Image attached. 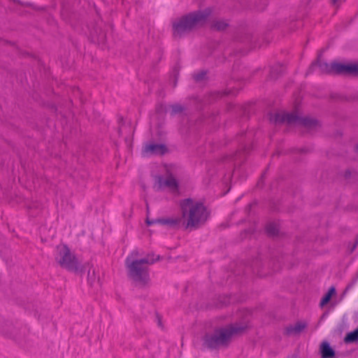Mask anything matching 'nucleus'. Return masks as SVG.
I'll return each instance as SVG.
<instances>
[{
	"label": "nucleus",
	"mask_w": 358,
	"mask_h": 358,
	"mask_svg": "<svg viewBox=\"0 0 358 358\" xmlns=\"http://www.w3.org/2000/svg\"><path fill=\"white\" fill-rule=\"evenodd\" d=\"M55 262L63 268L77 271L78 262L75 255L66 245H59L56 248Z\"/></svg>",
	"instance_id": "nucleus-6"
},
{
	"label": "nucleus",
	"mask_w": 358,
	"mask_h": 358,
	"mask_svg": "<svg viewBox=\"0 0 358 358\" xmlns=\"http://www.w3.org/2000/svg\"><path fill=\"white\" fill-rule=\"evenodd\" d=\"M294 358H296V357H294Z\"/></svg>",
	"instance_id": "nucleus-25"
},
{
	"label": "nucleus",
	"mask_w": 358,
	"mask_h": 358,
	"mask_svg": "<svg viewBox=\"0 0 358 358\" xmlns=\"http://www.w3.org/2000/svg\"><path fill=\"white\" fill-rule=\"evenodd\" d=\"M268 118L271 122L275 124L285 122L288 124H298L304 127L310 131L316 130L320 127V124L317 120L310 117H301L296 111L291 113H270Z\"/></svg>",
	"instance_id": "nucleus-5"
},
{
	"label": "nucleus",
	"mask_w": 358,
	"mask_h": 358,
	"mask_svg": "<svg viewBox=\"0 0 358 358\" xmlns=\"http://www.w3.org/2000/svg\"><path fill=\"white\" fill-rule=\"evenodd\" d=\"M246 327L245 325L241 324H234L217 329L213 334H206L204 336V345L211 349L226 346L233 336L242 333Z\"/></svg>",
	"instance_id": "nucleus-4"
},
{
	"label": "nucleus",
	"mask_w": 358,
	"mask_h": 358,
	"mask_svg": "<svg viewBox=\"0 0 358 358\" xmlns=\"http://www.w3.org/2000/svg\"><path fill=\"white\" fill-rule=\"evenodd\" d=\"M315 69H318L319 71L321 73H332L331 64H329L326 62L317 61L312 64L309 71H313Z\"/></svg>",
	"instance_id": "nucleus-12"
},
{
	"label": "nucleus",
	"mask_w": 358,
	"mask_h": 358,
	"mask_svg": "<svg viewBox=\"0 0 358 358\" xmlns=\"http://www.w3.org/2000/svg\"><path fill=\"white\" fill-rule=\"evenodd\" d=\"M162 109H163L162 106H160L159 108H157V110H162Z\"/></svg>",
	"instance_id": "nucleus-22"
},
{
	"label": "nucleus",
	"mask_w": 358,
	"mask_h": 358,
	"mask_svg": "<svg viewBox=\"0 0 358 358\" xmlns=\"http://www.w3.org/2000/svg\"><path fill=\"white\" fill-rule=\"evenodd\" d=\"M266 232L270 236H275L278 232V227L274 223H269L266 225Z\"/></svg>",
	"instance_id": "nucleus-19"
},
{
	"label": "nucleus",
	"mask_w": 358,
	"mask_h": 358,
	"mask_svg": "<svg viewBox=\"0 0 358 358\" xmlns=\"http://www.w3.org/2000/svg\"><path fill=\"white\" fill-rule=\"evenodd\" d=\"M357 150H358V146L357 147Z\"/></svg>",
	"instance_id": "nucleus-24"
},
{
	"label": "nucleus",
	"mask_w": 358,
	"mask_h": 358,
	"mask_svg": "<svg viewBox=\"0 0 358 358\" xmlns=\"http://www.w3.org/2000/svg\"><path fill=\"white\" fill-rule=\"evenodd\" d=\"M182 227L189 231L202 227L210 217V212L203 203L191 198L180 201Z\"/></svg>",
	"instance_id": "nucleus-1"
},
{
	"label": "nucleus",
	"mask_w": 358,
	"mask_h": 358,
	"mask_svg": "<svg viewBox=\"0 0 358 358\" xmlns=\"http://www.w3.org/2000/svg\"><path fill=\"white\" fill-rule=\"evenodd\" d=\"M157 182L160 188L167 187L173 192L178 191V182L171 173H167L166 178L159 176Z\"/></svg>",
	"instance_id": "nucleus-8"
},
{
	"label": "nucleus",
	"mask_w": 358,
	"mask_h": 358,
	"mask_svg": "<svg viewBox=\"0 0 358 358\" xmlns=\"http://www.w3.org/2000/svg\"><path fill=\"white\" fill-rule=\"evenodd\" d=\"M306 327V324L302 322H297L294 325L288 326L285 328V332L287 336L297 335L300 334Z\"/></svg>",
	"instance_id": "nucleus-13"
},
{
	"label": "nucleus",
	"mask_w": 358,
	"mask_h": 358,
	"mask_svg": "<svg viewBox=\"0 0 358 358\" xmlns=\"http://www.w3.org/2000/svg\"><path fill=\"white\" fill-rule=\"evenodd\" d=\"M228 27V24L223 20H215L212 23V27L218 31L224 30Z\"/></svg>",
	"instance_id": "nucleus-18"
},
{
	"label": "nucleus",
	"mask_w": 358,
	"mask_h": 358,
	"mask_svg": "<svg viewBox=\"0 0 358 358\" xmlns=\"http://www.w3.org/2000/svg\"><path fill=\"white\" fill-rule=\"evenodd\" d=\"M166 152V148L163 144L151 143L146 145L143 150L145 156L152 155H164Z\"/></svg>",
	"instance_id": "nucleus-10"
},
{
	"label": "nucleus",
	"mask_w": 358,
	"mask_h": 358,
	"mask_svg": "<svg viewBox=\"0 0 358 358\" xmlns=\"http://www.w3.org/2000/svg\"><path fill=\"white\" fill-rule=\"evenodd\" d=\"M169 108L170 109L169 113H170V115L171 116H174V115H176L178 114H180L185 109L184 106H182L180 104H178V103L170 105L169 106Z\"/></svg>",
	"instance_id": "nucleus-16"
},
{
	"label": "nucleus",
	"mask_w": 358,
	"mask_h": 358,
	"mask_svg": "<svg viewBox=\"0 0 358 358\" xmlns=\"http://www.w3.org/2000/svg\"><path fill=\"white\" fill-rule=\"evenodd\" d=\"M301 152H307V150H306V149H301Z\"/></svg>",
	"instance_id": "nucleus-23"
},
{
	"label": "nucleus",
	"mask_w": 358,
	"mask_h": 358,
	"mask_svg": "<svg viewBox=\"0 0 358 358\" xmlns=\"http://www.w3.org/2000/svg\"><path fill=\"white\" fill-rule=\"evenodd\" d=\"M206 76V72L204 71H201L197 73H195L193 77L196 81L202 80Z\"/></svg>",
	"instance_id": "nucleus-20"
},
{
	"label": "nucleus",
	"mask_w": 358,
	"mask_h": 358,
	"mask_svg": "<svg viewBox=\"0 0 358 358\" xmlns=\"http://www.w3.org/2000/svg\"><path fill=\"white\" fill-rule=\"evenodd\" d=\"M283 71H284V67L281 65H277V66H273L271 69L270 77L271 78L275 79L280 75H281Z\"/></svg>",
	"instance_id": "nucleus-17"
},
{
	"label": "nucleus",
	"mask_w": 358,
	"mask_h": 358,
	"mask_svg": "<svg viewBox=\"0 0 358 358\" xmlns=\"http://www.w3.org/2000/svg\"><path fill=\"white\" fill-rule=\"evenodd\" d=\"M336 294V289L334 287H331L325 295L322 297L320 301V306L322 307L327 304L331 300L332 296Z\"/></svg>",
	"instance_id": "nucleus-14"
},
{
	"label": "nucleus",
	"mask_w": 358,
	"mask_h": 358,
	"mask_svg": "<svg viewBox=\"0 0 358 358\" xmlns=\"http://www.w3.org/2000/svg\"><path fill=\"white\" fill-rule=\"evenodd\" d=\"M211 14V9L206 8L189 13L182 16L173 23L174 38H182L195 29L203 26Z\"/></svg>",
	"instance_id": "nucleus-3"
},
{
	"label": "nucleus",
	"mask_w": 358,
	"mask_h": 358,
	"mask_svg": "<svg viewBox=\"0 0 358 358\" xmlns=\"http://www.w3.org/2000/svg\"><path fill=\"white\" fill-rule=\"evenodd\" d=\"M95 278H96L95 270L94 269H92V271L89 270V271H88V280L90 282V283H92L93 281H94Z\"/></svg>",
	"instance_id": "nucleus-21"
},
{
	"label": "nucleus",
	"mask_w": 358,
	"mask_h": 358,
	"mask_svg": "<svg viewBox=\"0 0 358 358\" xmlns=\"http://www.w3.org/2000/svg\"><path fill=\"white\" fill-rule=\"evenodd\" d=\"M332 73L341 75H358V64H344L331 63Z\"/></svg>",
	"instance_id": "nucleus-7"
},
{
	"label": "nucleus",
	"mask_w": 358,
	"mask_h": 358,
	"mask_svg": "<svg viewBox=\"0 0 358 358\" xmlns=\"http://www.w3.org/2000/svg\"><path fill=\"white\" fill-rule=\"evenodd\" d=\"M160 259V256L154 253L148 254L146 257L139 259H131L128 257L125 264L129 278L136 286L144 287L148 285L150 280L148 266Z\"/></svg>",
	"instance_id": "nucleus-2"
},
{
	"label": "nucleus",
	"mask_w": 358,
	"mask_h": 358,
	"mask_svg": "<svg viewBox=\"0 0 358 358\" xmlns=\"http://www.w3.org/2000/svg\"><path fill=\"white\" fill-rule=\"evenodd\" d=\"M321 358H334L336 352L327 341H323L320 346Z\"/></svg>",
	"instance_id": "nucleus-11"
},
{
	"label": "nucleus",
	"mask_w": 358,
	"mask_h": 358,
	"mask_svg": "<svg viewBox=\"0 0 358 358\" xmlns=\"http://www.w3.org/2000/svg\"><path fill=\"white\" fill-rule=\"evenodd\" d=\"M146 224L150 226L154 224H159L162 225L168 226L171 228H176L182 225L181 217H166V218H159L155 220H150L148 217L146 218Z\"/></svg>",
	"instance_id": "nucleus-9"
},
{
	"label": "nucleus",
	"mask_w": 358,
	"mask_h": 358,
	"mask_svg": "<svg viewBox=\"0 0 358 358\" xmlns=\"http://www.w3.org/2000/svg\"><path fill=\"white\" fill-rule=\"evenodd\" d=\"M358 341V328L355 331L349 332L346 334L344 341L346 343H352Z\"/></svg>",
	"instance_id": "nucleus-15"
}]
</instances>
